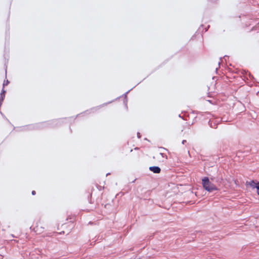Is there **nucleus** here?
Returning <instances> with one entry per match:
<instances>
[{
	"label": "nucleus",
	"mask_w": 259,
	"mask_h": 259,
	"mask_svg": "<svg viewBox=\"0 0 259 259\" xmlns=\"http://www.w3.org/2000/svg\"><path fill=\"white\" fill-rule=\"evenodd\" d=\"M202 184L203 188L209 192L218 190V187L209 181L208 177H205L202 180Z\"/></svg>",
	"instance_id": "obj_1"
},
{
	"label": "nucleus",
	"mask_w": 259,
	"mask_h": 259,
	"mask_svg": "<svg viewBox=\"0 0 259 259\" xmlns=\"http://www.w3.org/2000/svg\"><path fill=\"white\" fill-rule=\"evenodd\" d=\"M59 122V121L57 120H53L51 121H50L49 122H42L38 124L31 125H30V127L32 129H35L43 127L49 126V125L50 126H55L58 124Z\"/></svg>",
	"instance_id": "obj_2"
},
{
	"label": "nucleus",
	"mask_w": 259,
	"mask_h": 259,
	"mask_svg": "<svg viewBox=\"0 0 259 259\" xmlns=\"http://www.w3.org/2000/svg\"><path fill=\"white\" fill-rule=\"evenodd\" d=\"M153 158H156L159 162H163L167 159V156L165 153H159L156 154Z\"/></svg>",
	"instance_id": "obj_3"
},
{
	"label": "nucleus",
	"mask_w": 259,
	"mask_h": 259,
	"mask_svg": "<svg viewBox=\"0 0 259 259\" xmlns=\"http://www.w3.org/2000/svg\"><path fill=\"white\" fill-rule=\"evenodd\" d=\"M112 101L111 102H108V103H111ZM108 104V103H105V104H103L101 105H100L99 106H97V107H94V108H91L90 110H87L85 113H87V114H88V113H90L91 112H96V111H97L98 109H99L101 107L105 106V105H106L107 104Z\"/></svg>",
	"instance_id": "obj_4"
},
{
	"label": "nucleus",
	"mask_w": 259,
	"mask_h": 259,
	"mask_svg": "<svg viewBox=\"0 0 259 259\" xmlns=\"http://www.w3.org/2000/svg\"><path fill=\"white\" fill-rule=\"evenodd\" d=\"M149 169L155 174H159L161 171V169L158 166H151L149 167Z\"/></svg>",
	"instance_id": "obj_5"
},
{
	"label": "nucleus",
	"mask_w": 259,
	"mask_h": 259,
	"mask_svg": "<svg viewBox=\"0 0 259 259\" xmlns=\"http://www.w3.org/2000/svg\"><path fill=\"white\" fill-rule=\"evenodd\" d=\"M9 83V81L8 80H5L3 83V86L7 85L8 83Z\"/></svg>",
	"instance_id": "obj_6"
},
{
	"label": "nucleus",
	"mask_w": 259,
	"mask_h": 259,
	"mask_svg": "<svg viewBox=\"0 0 259 259\" xmlns=\"http://www.w3.org/2000/svg\"><path fill=\"white\" fill-rule=\"evenodd\" d=\"M255 188L257 189V190H259V182L256 184Z\"/></svg>",
	"instance_id": "obj_7"
},
{
	"label": "nucleus",
	"mask_w": 259,
	"mask_h": 259,
	"mask_svg": "<svg viewBox=\"0 0 259 259\" xmlns=\"http://www.w3.org/2000/svg\"><path fill=\"white\" fill-rule=\"evenodd\" d=\"M97 188L99 190H101L102 189V187L101 186H99L98 185H97L96 186Z\"/></svg>",
	"instance_id": "obj_8"
},
{
	"label": "nucleus",
	"mask_w": 259,
	"mask_h": 259,
	"mask_svg": "<svg viewBox=\"0 0 259 259\" xmlns=\"http://www.w3.org/2000/svg\"><path fill=\"white\" fill-rule=\"evenodd\" d=\"M31 193H32V194L33 195H35V194L36 192H35V191H34V190H33V191H32Z\"/></svg>",
	"instance_id": "obj_9"
},
{
	"label": "nucleus",
	"mask_w": 259,
	"mask_h": 259,
	"mask_svg": "<svg viewBox=\"0 0 259 259\" xmlns=\"http://www.w3.org/2000/svg\"><path fill=\"white\" fill-rule=\"evenodd\" d=\"M110 173H107V174H106V176H108V175H110Z\"/></svg>",
	"instance_id": "obj_10"
},
{
	"label": "nucleus",
	"mask_w": 259,
	"mask_h": 259,
	"mask_svg": "<svg viewBox=\"0 0 259 259\" xmlns=\"http://www.w3.org/2000/svg\"><path fill=\"white\" fill-rule=\"evenodd\" d=\"M251 183H252V184H255V183L253 181H252V182H251Z\"/></svg>",
	"instance_id": "obj_11"
},
{
	"label": "nucleus",
	"mask_w": 259,
	"mask_h": 259,
	"mask_svg": "<svg viewBox=\"0 0 259 259\" xmlns=\"http://www.w3.org/2000/svg\"><path fill=\"white\" fill-rule=\"evenodd\" d=\"M257 193L258 195H259V192L258 191L257 192Z\"/></svg>",
	"instance_id": "obj_12"
}]
</instances>
